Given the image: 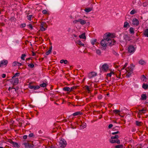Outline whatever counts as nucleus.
<instances>
[{
    "label": "nucleus",
    "instance_id": "nucleus-1",
    "mask_svg": "<svg viewBox=\"0 0 148 148\" xmlns=\"http://www.w3.org/2000/svg\"><path fill=\"white\" fill-rule=\"evenodd\" d=\"M105 38L102 39L101 42V45L103 47H106L108 46H112L114 44L116 41L113 39H110L109 37L110 35V33H106Z\"/></svg>",
    "mask_w": 148,
    "mask_h": 148
},
{
    "label": "nucleus",
    "instance_id": "nucleus-2",
    "mask_svg": "<svg viewBox=\"0 0 148 148\" xmlns=\"http://www.w3.org/2000/svg\"><path fill=\"white\" fill-rule=\"evenodd\" d=\"M59 143L60 147L63 148L65 147L67 145L66 141L63 138L60 139Z\"/></svg>",
    "mask_w": 148,
    "mask_h": 148
},
{
    "label": "nucleus",
    "instance_id": "nucleus-3",
    "mask_svg": "<svg viewBox=\"0 0 148 148\" xmlns=\"http://www.w3.org/2000/svg\"><path fill=\"white\" fill-rule=\"evenodd\" d=\"M78 22H79L80 24L82 25H84L86 23V21L82 18H79L77 20H75L73 21V23L74 24H77V23Z\"/></svg>",
    "mask_w": 148,
    "mask_h": 148
},
{
    "label": "nucleus",
    "instance_id": "nucleus-4",
    "mask_svg": "<svg viewBox=\"0 0 148 148\" xmlns=\"http://www.w3.org/2000/svg\"><path fill=\"white\" fill-rule=\"evenodd\" d=\"M19 82V80L17 78L14 77H13L10 80V82L13 84V85H16L18 84Z\"/></svg>",
    "mask_w": 148,
    "mask_h": 148
},
{
    "label": "nucleus",
    "instance_id": "nucleus-5",
    "mask_svg": "<svg viewBox=\"0 0 148 148\" xmlns=\"http://www.w3.org/2000/svg\"><path fill=\"white\" fill-rule=\"evenodd\" d=\"M22 145H24L26 148H33L34 147L33 144H30L28 142L24 143H23Z\"/></svg>",
    "mask_w": 148,
    "mask_h": 148
},
{
    "label": "nucleus",
    "instance_id": "nucleus-6",
    "mask_svg": "<svg viewBox=\"0 0 148 148\" xmlns=\"http://www.w3.org/2000/svg\"><path fill=\"white\" fill-rule=\"evenodd\" d=\"M125 70L128 73V74L126 75V77H130L131 74L133 73V70L131 67L126 68Z\"/></svg>",
    "mask_w": 148,
    "mask_h": 148
},
{
    "label": "nucleus",
    "instance_id": "nucleus-7",
    "mask_svg": "<svg viewBox=\"0 0 148 148\" xmlns=\"http://www.w3.org/2000/svg\"><path fill=\"white\" fill-rule=\"evenodd\" d=\"M135 51L134 47L132 45H130L128 48V51L129 53H133Z\"/></svg>",
    "mask_w": 148,
    "mask_h": 148
},
{
    "label": "nucleus",
    "instance_id": "nucleus-8",
    "mask_svg": "<svg viewBox=\"0 0 148 148\" xmlns=\"http://www.w3.org/2000/svg\"><path fill=\"white\" fill-rule=\"evenodd\" d=\"M32 83H30L29 84L28 87L31 89H34L35 90H37L39 89L40 88L39 86L38 85L37 86H33L32 85Z\"/></svg>",
    "mask_w": 148,
    "mask_h": 148
},
{
    "label": "nucleus",
    "instance_id": "nucleus-9",
    "mask_svg": "<svg viewBox=\"0 0 148 148\" xmlns=\"http://www.w3.org/2000/svg\"><path fill=\"white\" fill-rule=\"evenodd\" d=\"M97 75V73L94 72L89 73L88 75V77L90 79H92Z\"/></svg>",
    "mask_w": 148,
    "mask_h": 148
},
{
    "label": "nucleus",
    "instance_id": "nucleus-10",
    "mask_svg": "<svg viewBox=\"0 0 148 148\" xmlns=\"http://www.w3.org/2000/svg\"><path fill=\"white\" fill-rule=\"evenodd\" d=\"M123 38L125 40V42L126 43H127V41H130L131 40V39H130V35L125 34L124 35ZM122 42H124V41H122Z\"/></svg>",
    "mask_w": 148,
    "mask_h": 148
},
{
    "label": "nucleus",
    "instance_id": "nucleus-11",
    "mask_svg": "<svg viewBox=\"0 0 148 148\" xmlns=\"http://www.w3.org/2000/svg\"><path fill=\"white\" fill-rule=\"evenodd\" d=\"M132 25L134 26H137L139 24L138 20L136 18H134L132 20Z\"/></svg>",
    "mask_w": 148,
    "mask_h": 148
},
{
    "label": "nucleus",
    "instance_id": "nucleus-12",
    "mask_svg": "<svg viewBox=\"0 0 148 148\" xmlns=\"http://www.w3.org/2000/svg\"><path fill=\"white\" fill-rule=\"evenodd\" d=\"M8 63V61L7 60H4L0 62V67L4 65L6 66Z\"/></svg>",
    "mask_w": 148,
    "mask_h": 148
},
{
    "label": "nucleus",
    "instance_id": "nucleus-13",
    "mask_svg": "<svg viewBox=\"0 0 148 148\" xmlns=\"http://www.w3.org/2000/svg\"><path fill=\"white\" fill-rule=\"evenodd\" d=\"M108 69V65L106 64H105L102 66V69L103 71H107Z\"/></svg>",
    "mask_w": 148,
    "mask_h": 148
},
{
    "label": "nucleus",
    "instance_id": "nucleus-14",
    "mask_svg": "<svg viewBox=\"0 0 148 148\" xmlns=\"http://www.w3.org/2000/svg\"><path fill=\"white\" fill-rule=\"evenodd\" d=\"M110 142L112 143H117V144L120 143V141L119 140L117 139L116 140L111 139L110 140Z\"/></svg>",
    "mask_w": 148,
    "mask_h": 148
},
{
    "label": "nucleus",
    "instance_id": "nucleus-15",
    "mask_svg": "<svg viewBox=\"0 0 148 148\" xmlns=\"http://www.w3.org/2000/svg\"><path fill=\"white\" fill-rule=\"evenodd\" d=\"M146 110L147 109H144V108H143L141 110H139V112H138V114L139 115L142 114V113H145Z\"/></svg>",
    "mask_w": 148,
    "mask_h": 148
},
{
    "label": "nucleus",
    "instance_id": "nucleus-16",
    "mask_svg": "<svg viewBox=\"0 0 148 148\" xmlns=\"http://www.w3.org/2000/svg\"><path fill=\"white\" fill-rule=\"evenodd\" d=\"M143 34L145 37H148V29H146L144 30Z\"/></svg>",
    "mask_w": 148,
    "mask_h": 148
},
{
    "label": "nucleus",
    "instance_id": "nucleus-17",
    "mask_svg": "<svg viewBox=\"0 0 148 148\" xmlns=\"http://www.w3.org/2000/svg\"><path fill=\"white\" fill-rule=\"evenodd\" d=\"M134 29L132 27H131L129 29V31L130 33L132 34H134Z\"/></svg>",
    "mask_w": 148,
    "mask_h": 148
},
{
    "label": "nucleus",
    "instance_id": "nucleus-18",
    "mask_svg": "<svg viewBox=\"0 0 148 148\" xmlns=\"http://www.w3.org/2000/svg\"><path fill=\"white\" fill-rule=\"evenodd\" d=\"M147 99V96L145 94H142L141 95V99L142 100H145Z\"/></svg>",
    "mask_w": 148,
    "mask_h": 148
},
{
    "label": "nucleus",
    "instance_id": "nucleus-19",
    "mask_svg": "<svg viewBox=\"0 0 148 148\" xmlns=\"http://www.w3.org/2000/svg\"><path fill=\"white\" fill-rule=\"evenodd\" d=\"M79 36L81 38H82L83 39H86V38L85 33H82V34L79 35Z\"/></svg>",
    "mask_w": 148,
    "mask_h": 148
},
{
    "label": "nucleus",
    "instance_id": "nucleus-20",
    "mask_svg": "<svg viewBox=\"0 0 148 148\" xmlns=\"http://www.w3.org/2000/svg\"><path fill=\"white\" fill-rule=\"evenodd\" d=\"M47 82L44 83L43 82L42 84H41L40 85V87H41L42 88H45L47 86Z\"/></svg>",
    "mask_w": 148,
    "mask_h": 148
},
{
    "label": "nucleus",
    "instance_id": "nucleus-21",
    "mask_svg": "<svg viewBox=\"0 0 148 148\" xmlns=\"http://www.w3.org/2000/svg\"><path fill=\"white\" fill-rule=\"evenodd\" d=\"M130 26L129 23L127 21L124 22L123 27L124 28H126L127 27H129Z\"/></svg>",
    "mask_w": 148,
    "mask_h": 148
},
{
    "label": "nucleus",
    "instance_id": "nucleus-22",
    "mask_svg": "<svg viewBox=\"0 0 148 148\" xmlns=\"http://www.w3.org/2000/svg\"><path fill=\"white\" fill-rule=\"evenodd\" d=\"M52 46L49 47V50L46 53V55H48L51 53L52 49Z\"/></svg>",
    "mask_w": 148,
    "mask_h": 148
},
{
    "label": "nucleus",
    "instance_id": "nucleus-23",
    "mask_svg": "<svg viewBox=\"0 0 148 148\" xmlns=\"http://www.w3.org/2000/svg\"><path fill=\"white\" fill-rule=\"evenodd\" d=\"M82 114V113L80 111L77 112H75L74 113L73 115V116H76L78 115H81Z\"/></svg>",
    "mask_w": 148,
    "mask_h": 148
},
{
    "label": "nucleus",
    "instance_id": "nucleus-24",
    "mask_svg": "<svg viewBox=\"0 0 148 148\" xmlns=\"http://www.w3.org/2000/svg\"><path fill=\"white\" fill-rule=\"evenodd\" d=\"M138 63L139 64L141 65H144L146 64L145 62L142 59L140 60L139 61Z\"/></svg>",
    "mask_w": 148,
    "mask_h": 148
},
{
    "label": "nucleus",
    "instance_id": "nucleus-25",
    "mask_svg": "<svg viewBox=\"0 0 148 148\" xmlns=\"http://www.w3.org/2000/svg\"><path fill=\"white\" fill-rule=\"evenodd\" d=\"M137 13V10H136L135 9H133L130 12V14L131 15H133L135 14L136 13Z\"/></svg>",
    "mask_w": 148,
    "mask_h": 148
},
{
    "label": "nucleus",
    "instance_id": "nucleus-26",
    "mask_svg": "<svg viewBox=\"0 0 148 148\" xmlns=\"http://www.w3.org/2000/svg\"><path fill=\"white\" fill-rule=\"evenodd\" d=\"M70 88L67 86L64 87L63 88V90L65 91H70Z\"/></svg>",
    "mask_w": 148,
    "mask_h": 148
},
{
    "label": "nucleus",
    "instance_id": "nucleus-27",
    "mask_svg": "<svg viewBox=\"0 0 148 148\" xmlns=\"http://www.w3.org/2000/svg\"><path fill=\"white\" fill-rule=\"evenodd\" d=\"M12 145L14 147L19 148L20 147V145L18 144V143L15 142H14V143Z\"/></svg>",
    "mask_w": 148,
    "mask_h": 148
},
{
    "label": "nucleus",
    "instance_id": "nucleus-28",
    "mask_svg": "<svg viewBox=\"0 0 148 148\" xmlns=\"http://www.w3.org/2000/svg\"><path fill=\"white\" fill-rule=\"evenodd\" d=\"M85 11L87 12H89L92 10V8H86L84 10Z\"/></svg>",
    "mask_w": 148,
    "mask_h": 148
},
{
    "label": "nucleus",
    "instance_id": "nucleus-29",
    "mask_svg": "<svg viewBox=\"0 0 148 148\" xmlns=\"http://www.w3.org/2000/svg\"><path fill=\"white\" fill-rule=\"evenodd\" d=\"M60 62L61 63H64V64H66L68 62V61L66 60H62L60 61Z\"/></svg>",
    "mask_w": 148,
    "mask_h": 148
},
{
    "label": "nucleus",
    "instance_id": "nucleus-30",
    "mask_svg": "<svg viewBox=\"0 0 148 148\" xmlns=\"http://www.w3.org/2000/svg\"><path fill=\"white\" fill-rule=\"evenodd\" d=\"M77 44L79 45H80L84 46V45L83 44L82 42L80 40H78L77 42Z\"/></svg>",
    "mask_w": 148,
    "mask_h": 148
},
{
    "label": "nucleus",
    "instance_id": "nucleus-31",
    "mask_svg": "<svg viewBox=\"0 0 148 148\" xmlns=\"http://www.w3.org/2000/svg\"><path fill=\"white\" fill-rule=\"evenodd\" d=\"M142 87L145 89H146L148 88V85L145 84H143V85Z\"/></svg>",
    "mask_w": 148,
    "mask_h": 148
},
{
    "label": "nucleus",
    "instance_id": "nucleus-32",
    "mask_svg": "<svg viewBox=\"0 0 148 148\" xmlns=\"http://www.w3.org/2000/svg\"><path fill=\"white\" fill-rule=\"evenodd\" d=\"M136 124L138 126H140L141 125L142 123L141 122H139L138 121H136Z\"/></svg>",
    "mask_w": 148,
    "mask_h": 148
},
{
    "label": "nucleus",
    "instance_id": "nucleus-33",
    "mask_svg": "<svg viewBox=\"0 0 148 148\" xmlns=\"http://www.w3.org/2000/svg\"><path fill=\"white\" fill-rule=\"evenodd\" d=\"M80 126L81 127V128H85L86 126V123H83Z\"/></svg>",
    "mask_w": 148,
    "mask_h": 148
},
{
    "label": "nucleus",
    "instance_id": "nucleus-34",
    "mask_svg": "<svg viewBox=\"0 0 148 148\" xmlns=\"http://www.w3.org/2000/svg\"><path fill=\"white\" fill-rule=\"evenodd\" d=\"M119 138V136L117 135H116L114 136H112L111 138V139H118Z\"/></svg>",
    "mask_w": 148,
    "mask_h": 148
},
{
    "label": "nucleus",
    "instance_id": "nucleus-35",
    "mask_svg": "<svg viewBox=\"0 0 148 148\" xmlns=\"http://www.w3.org/2000/svg\"><path fill=\"white\" fill-rule=\"evenodd\" d=\"M112 74H114V73L113 72L111 71L110 73L107 74L106 76L107 77H111Z\"/></svg>",
    "mask_w": 148,
    "mask_h": 148
},
{
    "label": "nucleus",
    "instance_id": "nucleus-36",
    "mask_svg": "<svg viewBox=\"0 0 148 148\" xmlns=\"http://www.w3.org/2000/svg\"><path fill=\"white\" fill-rule=\"evenodd\" d=\"M96 53L99 56H100L101 53V52L100 50L97 49L96 50Z\"/></svg>",
    "mask_w": 148,
    "mask_h": 148
},
{
    "label": "nucleus",
    "instance_id": "nucleus-37",
    "mask_svg": "<svg viewBox=\"0 0 148 148\" xmlns=\"http://www.w3.org/2000/svg\"><path fill=\"white\" fill-rule=\"evenodd\" d=\"M97 39H95L92 40L91 41V42L92 45H94L95 43L96 42Z\"/></svg>",
    "mask_w": 148,
    "mask_h": 148
},
{
    "label": "nucleus",
    "instance_id": "nucleus-38",
    "mask_svg": "<svg viewBox=\"0 0 148 148\" xmlns=\"http://www.w3.org/2000/svg\"><path fill=\"white\" fill-rule=\"evenodd\" d=\"M123 145H118L116 146L115 148H123Z\"/></svg>",
    "mask_w": 148,
    "mask_h": 148
},
{
    "label": "nucleus",
    "instance_id": "nucleus-39",
    "mask_svg": "<svg viewBox=\"0 0 148 148\" xmlns=\"http://www.w3.org/2000/svg\"><path fill=\"white\" fill-rule=\"evenodd\" d=\"M120 112V110H113V112L114 113H115L116 114Z\"/></svg>",
    "mask_w": 148,
    "mask_h": 148
},
{
    "label": "nucleus",
    "instance_id": "nucleus-40",
    "mask_svg": "<svg viewBox=\"0 0 148 148\" xmlns=\"http://www.w3.org/2000/svg\"><path fill=\"white\" fill-rule=\"evenodd\" d=\"M26 56V55L25 54H22L21 55V59L23 60H25L24 57Z\"/></svg>",
    "mask_w": 148,
    "mask_h": 148
},
{
    "label": "nucleus",
    "instance_id": "nucleus-41",
    "mask_svg": "<svg viewBox=\"0 0 148 148\" xmlns=\"http://www.w3.org/2000/svg\"><path fill=\"white\" fill-rule=\"evenodd\" d=\"M32 15H29V16H27V19L29 21H31V18H32Z\"/></svg>",
    "mask_w": 148,
    "mask_h": 148
},
{
    "label": "nucleus",
    "instance_id": "nucleus-42",
    "mask_svg": "<svg viewBox=\"0 0 148 148\" xmlns=\"http://www.w3.org/2000/svg\"><path fill=\"white\" fill-rule=\"evenodd\" d=\"M20 73H16L15 75H14V76L13 77V78L14 77H15L16 76H18L20 75Z\"/></svg>",
    "mask_w": 148,
    "mask_h": 148
},
{
    "label": "nucleus",
    "instance_id": "nucleus-43",
    "mask_svg": "<svg viewBox=\"0 0 148 148\" xmlns=\"http://www.w3.org/2000/svg\"><path fill=\"white\" fill-rule=\"evenodd\" d=\"M112 53L114 55H115L117 56L119 55V54L117 53H116V52L114 50L112 51Z\"/></svg>",
    "mask_w": 148,
    "mask_h": 148
},
{
    "label": "nucleus",
    "instance_id": "nucleus-44",
    "mask_svg": "<svg viewBox=\"0 0 148 148\" xmlns=\"http://www.w3.org/2000/svg\"><path fill=\"white\" fill-rule=\"evenodd\" d=\"M28 66L31 68H33L34 67V65L33 64H28Z\"/></svg>",
    "mask_w": 148,
    "mask_h": 148
},
{
    "label": "nucleus",
    "instance_id": "nucleus-45",
    "mask_svg": "<svg viewBox=\"0 0 148 148\" xmlns=\"http://www.w3.org/2000/svg\"><path fill=\"white\" fill-rule=\"evenodd\" d=\"M28 136L29 137L31 138V137H34V136L33 133H31L29 134Z\"/></svg>",
    "mask_w": 148,
    "mask_h": 148
},
{
    "label": "nucleus",
    "instance_id": "nucleus-46",
    "mask_svg": "<svg viewBox=\"0 0 148 148\" xmlns=\"http://www.w3.org/2000/svg\"><path fill=\"white\" fill-rule=\"evenodd\" d=\"M40 29L42 31H45L46 29L43 27V26L40 27Z\"/></svg>",
    "mask_w": 148,
    "mask_h": 148
},
{
    "label": "nucleus",
    "instance_id": "nucleus-47",
    "mask_svg": "<svg viewBox=\"0 0 148 148\" xmlns=\"http://www.w3.org/2000/svg\"><path fill=\"white\" fill-rule=\"evenodd\" d=\"M85 89L87 90L89 92L90 91V88H89L88 86H85Z\"/></svg>",
    "mask_w": 148,
    "mask_h": 148
},
{
    "label": "nucleus",
    "instance_id": "nucleus-48",
    "mask_svg": "<svg viewBox=\"0 0 148 148\" xmlns=\"http://www.w3.org/2000/svg\"><path fill=\"white\" fill-rule=\"evenodd\" d=\"M26 25L25 23H23L21 25L20 27L21 28L24 27H25Z\"/></svg>",
    "mask_w": 148,
    "mask_h": 148
},
{
    "label": "nucleus",
    "instance_id": "nucleus-49",
    "mask_svg": "<svg viewBox=\"0 0 148 148\" xmlns=\"http://www.w3.org/2000/svg\"><path fill=\"white\" fill-rule=\"evenodd\" d=\"M12 145L14 143V142L12 140L10 139L8 141Z\"/></svg>",
    "mask_w": 148,
    "mask_h": 148
},
{
    "label": "nucleus",
    "instance_id": "nucleus-50",
    "mask_svg": "<svg viewBox=\"0 0 148 148\" xmlns=\"http://www.w3.org/2000/svg\"><path fill=\"white\" fill-rule=\"evenodd\" d=\"M120 133V132L119 131H117L116 132H112V135H115L117 134H119Z\"/></svg>",
    "mask_w": 148,
    "mask_h": 148
},
{
    "label": "nucleus",
    "instance_id": "nucleus-51",
    "mask_svg": "<svg viewBox=\"0 0 148 148\" xmlns=\"http://www.w3.org/2000/svg\"><path fill=\"white\" fill-rule=\"evenodd\" d=\"M17 63H18L17 62H14L12 64V66H15L16 65Z\"/></svg>",
    "mask_w": 148,
    "mask_h": 148
},
{
    "label": "nucleus",
    "instance_id": "nucleus-52",
    "mask_svg": "<svg viewBox=\"0 0 148 148\" xmlns=\"http://www.w3.org/2000/svg\"><path fill=\"white\" fill-rule=\"evenodd\" d=\"M27 26L29 27V28L31 29H33V26L31 24H29Z\"/></svg>",
    "mask_w": 148,
    "mask_h": 148
},
{
    "label": "nucleus",
    "instance_id": "nucleus-53",
    "mask_svg": "<svg viewBox=\"0 0 148 148\" xmlns=\"http://www.w3.org/2000/svg\"><path fill=\"white\" fill-rule=\"evenodd\" d=\"M147 5H148V3L147 2H145L143 3V6L144 7L146 6Z\"/></svg>",
    "mask_w": 148,
    "mask_h": 148
},
{
    "label": "nucleus",
    "instance_id": "nucleus-54",
    "mask_svg": "<svg viewBox=\"0 0 148 148\" xmlns=\"http://www.w3.org/2000/svg\"><path fill=\"white\" fill-rule=\"evenodd\" d=\"M42 13H43V14H46L47 13V11L46 10H43L42 11Z\"/></svg>",
    "mask_w": 148,
    "mask_h": 148
},
{
    "label": "nucleus",
    "instance_id": "nucleus-55",
    "mask_svg": "<svg viewBox=\"0 0 148 148\" xmlns=\"http://www.w3.org/2000/svg\"><path fill=\"white\" fill-rule=\"evenodd\" d=\"M45 22H42L41 24L40 25V27L43 26V27H44V25L45 24Z\"/></svg>",
    "mask_w": 148,
    "mask_h": 148
},
{
    "label": "nucleus",
    "instance_id": "nucleus-56",
    "mask_svg": "<svg viewBox=\"0 0 148 148\" xmlns=\"http://www.w3.org/2000/svg\"><path fill=\"white\" fill-rule=\"evenodd\" d=\"M14 89L15 90V91H16V89L15 88H11V87H9L8 89V90L10 91V90L11 89Z\"/></svg>",
    "mask_w": 148,
    "mask_h": 148
},
{
    "label": "nucleus",
    "instance_id": "nucleus-57",
    "mask_svg": "<svg viewBox=\"0 0 148 148\" xmlns=\"http://www.w3.org/2000/svg\"><path fill=\"white\" fill-rule=\"evenodd\" d=\"M113 125L112 124H110L108 126V128L109 129H110L112 128V127L113 126Z\"/></svg>",
    "mask_w": 148,
    "mask_h": 148
},
{
    "label": "nucleus",
    "instance_id": "nucleus-58",
    "mask_svg": "<svg viewBox=\"0 0 148 148\" xmlns=\"http://www.w3.org/2000/svg\"><path fill=\"white\" fill-rule=\"evenodd\" d=\"M75 88V86H73L71 88V89H70V91H73Z\"/></svg>",
    "mask_w": 148,
    "mask_h": 148
},
{
    "label": "nucleus",
    "instance_id": "nucleus-59",
    "mask_svg": "<svg viewBox=\"0 0 148 148\" xmlns=\"http://www.w3.org/2000/svg\"><path fill=\"white\" fill-rule=\"evenodd\" d=\"M2 77L3 78H4L5 77H6V75L5 74H3L2 75Z\"/></svg>",
    "mask_w": 148,
    "mask_h": 148
},
{
    "label": "nucleus",
    "instance_id": "nucleus-60",
    "mask_svg": "<svg viewBox=\"0 0 148 148\" xmlns=\"http://www.w3.org/2000/svg\"><path fill=\"white\" fill-rule=\"evenodd\" d=\"M47 24L46 23H45V24L44 25V27H45V28H46H46H47Z\"/></svg>",
    "mask_w": 148,
    "mask_h": 148
},
{
    "label": "nucleus",
    "instance_id": "nucleus-61",
    "mask_svg": "<svg viewBox=\"0 0 148 148\" xmlns=\"http://www.w3.org/2000/svg\"><path fill=\"white\" fill-rule=\"evenodd\" d=\"M27 136L26 135H24L23 136V138L24 139H25L27 138Z\"/></svg>",
    "mask_w": 148,
    "mask_h": 148
},
{
    "label": "nucleus",
    "instance_id": "nucleus-62",
    "mask_svg": "<svg viewBox=\"0 0 148 148\" xmlns=\"http://www.w3.org/2000/svg\"><path fill=\"white\" fill-rule=\"evenodd\" d=\"M136 0H134L132 2V3H133V4H134L136 2Z\"/></svg>",
    "mask_w": 148,
    "mask_h": 148
},
{
    "label": "nucleus",
    "instance_id": "nucleus-63",
    "mask_svg": "<svg viewBox=\"0 0 148 148\" xmlns=\"http://www.w3.org/2000/svg\"><path fill=\"white\" fill-rule=\"evenodd\" d=\"M53 55H56V51H53Z\"/></svg>",
    "mask_w": 148,
    "mask_h": 148
},
{
    "label": "nucleus",
    "instance_id": "nucleus-64",
    "mask_svg": "<svg viewBox=\"0 0 148 148\" xmlns=\"http://www.w3.org/2000/svg\"><path fill=\"white\" fill-rule=\"evenodd\" d=\"M127 63H126L125 64H124V67H126V66H127Z\"/></svg>",
    "mask_w": 148,
    "mask_h": 148
}]
</instances>
